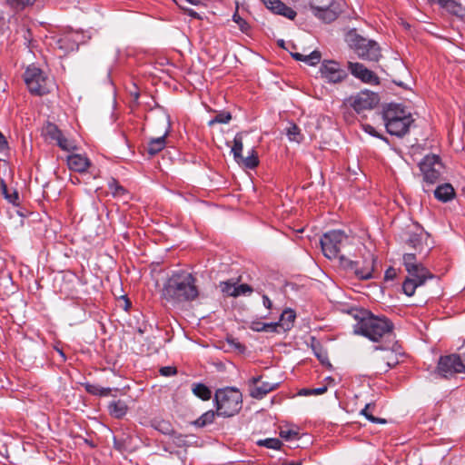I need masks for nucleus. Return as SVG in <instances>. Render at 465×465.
Here are the masks:
<instances>
[{"mask_svg": "<svg viewBox=\"0 0 465 465\" xmlns=\"http://www.w3.org/2000/svg\"><path fill=\"white\" fill-rule=\"evenodd\" d=\"M348 241V236L340 230H333L325 232L321 240V247L323 255L330 259H339L340 265L345 270L351 271L360 280H369L373 277L376 257L369 253L368 258L364 260V265L359 266V262L350 260L340 252L344 243Z\"/></svg>", "mask_w": 465, "mask_h": 465, "instance_id": "1", "label": "nucleus"}, {"mask_svg": "<svg viewBox=\"0 0 465 465\" xmlns=\"http://www.w3.org/2000/svg\"><path fill=\"white\" fill-rule=\"evenodd\" d=\"M199 296L196 278L186 271L173 273L163 283L162 298L173 304L193 302Z\"/></svg>", "mask_w": 465, "mask_h": 465, "instance_id": "2", "label": "nucleus"}, {"mask_svg": "<svg viewBox=\"0 0 465 465\" xmlns=\"http://www.w3.org/2000/svg\"><path fill=\"white\" fill-rule=\"evenodd\" d=\"M353 317L358 320L353 327L356 334L362 335L373 342L393 338V323L385 317L374 316L368 311L355 310Z\"/></svg>", "mask_w": 465, "mask_h": 465, "instance_id": "3", "label": "nucleus"}, {"mask_svg": "<svg viewBox=\"0 0 465 465\" xmlns=\"http://www.w3.org/2000/svg\"><path fill=\"white\" fill-rule=\"evenodd\" d=\"M402 259L403 265L408 272V276L402 283V290L407 296H412L416 288L423 285L433 275L421 262H418L414 253H405Z\"/></svg>", "mask_w": 465, "mask_h": 465, "instance_id": "4", "label": "nucleus"}, {"mask_svg": "<svg viewBox=\"0 0 465 465\" xmlns=\"http://www.w3.org/2000/svg\"><path fill=\"white\" fill-rule=\"evenodd\" d=\"M345 42L361 59L378 62L381 57L379 44L374 40L363 37L355 28L346 34Z\"/></svg>", "mask_w": 465, "mask_h": 465, "instance_id": "5", "label": "nucleus"}, {"mask_svg": "<svg viewBox=\"0 0 465 465\" xmlns=\"http://www.w3.org/2000/svg\"><path fill=\"white\" fill-rule=\"evenodd\" d=\"M214 401L218 416L232 417L241 411L242 395L238 389L226 387L215 391Z\"/></svg>", "mask_w": 465, "mask_h": 465, "instance_id": "6", "label": "nucleus"}, {"mask_svg": "<svg viewBox=\"0 0 465 465\" xmlns=\"http://www.w3.org/2000/svg\"><path fill=\"white\" fill-rule=\"evenodd\" d=\"M24 81L31 94L43 96L51 92L54 83L47 74L35 64L26 67Z\"/></svg>", "mask_w": 465, "mask_h": 465, "instance_id": "7", "label": "nucleus"}, {"mask_svg": "<svg viewBox=\"0 0 465 465\" xmlns=\"http://www.w3.org/2000/svg\"><path fill=\"white\" fill-rule=\"evenodd\" d=\"M436 372L444 379H450L457 374L465 373V360L462 361L460 355L456 353L440 356Z\"/></svg>", "mask_w": 465, "mask_h": 465, "instance_id": "8", "label": "nucleus"}, {"mask_svg": "<svg viewBox=\"0 0 465 465\" xmlns=\"http://www.w3.org/2000/svg\"><path fill=\"white\" fill-rule=\"evenodd\" d=\"M310 7L313 15L324 23H331L341 13L339 0H311Z\"/></svg>", "mask_w": 465, "mask_h": 465, "instance_id": "9", "label": "nucleus"}, {"mask_svg": "<svg viewBox=\"0 0 465 465\" xmlns=\"http://www.w3.org/2000/svg\"><path fill=\"white\" fill-rule=\"evenodd\" d=\"M379 102L378 94L369 90H362L346 100V103L358 114L373 109Z\"/></svg>", "mask_w": 465, "mask_h": 465, "instance_id": "10", "label": "nucleus"}, {"mask_svg": "<svg viewBox=\"0 0 465 465\" xmlns=\"http://www.w3.org/2000/svg\"><path fill=\"white\" fill-rule=\"evenodd\" d=\"M440 158L435 154L425 156L420 163L424 181L430 184L435 183L440 179Z\"/></svg>", "mask_w": 465, "mask_h": 465, "instance_id": "11", "label": "nucleus"}, {"mask_svg": "<svg viewBox=\"0 0 465 465\" xmlns=\"http://www.w3.org/2000/svg\"><path fill=\"white\" fill-rule=\"evenodd\" d=\"M320 73L322 78L332 84L341 83L348 76L347 72L341 67L338 62L333 60H324L322 63Z\"/></svg>", "mask_w": 465, "mask_h": 465, "instance_id": "12", "label": "nucleus"}, {"mask_svg": "<svg viewBox=\"0 0 465 465\" xmlns=\"http://www.w3.org/2000/svg\"><path fill=\"white\" fill-rule=\"evenodd\" d=\"M348 70L355 78L361 80L364 84L374 85L380 84L379 76L361 63L348 62Z\"/></svg>", "mask_w": 465, "mask_h": 465, "instance_id": "13", "label": "nucleus"}, {"mask_svg": "<svg viewBox=\"0 0 465 465\" xmlns=\"http://www.w3.org/2000/svg\"><path fill=\"white\" fill-rule=\"evenodd\" d=\"M412 123L413 119L411 114H402L401 118L387 123L385 127L390 134L401 137L409 132Z\"/></svg>", "mask_w": 465, "mask_h": 465, "instance_id": "14", "label": "nucleus"}, {"mask_svg": "<svg viewBox=\"0 0 465 465\" xmlns=\"http://www.w3.org/2000/svg\"><path fill=\"white\" fill-rule=\"evenodd\" d=\"M262 2L273 14L282 15L290 20H293L296 17V12L281 0H262Z\"/></svg>", "mask_w": 465, "mask_h": 465, "instance_id": "15", "label": "nucleus"}, {"mask_svg": "<svg viewBox=\"0 0 465 465\" xmlns=\"http://www.w3.org/2000/svg\"><path fill=\"white\" fill-rule=\"evenodd\" d=\"M436 3L453 15L460 18L465 16V0H436Z\"/></svg>", "mask_w": 465, "mask_h": 465, "instance_id": "16", "label": "nucleus"}, {"mask_svg": "<svg viewBox=\"0 0 465 465\" xmlns=\"http://www.w3.org/2000/svg\"><path fill=\"white\" fill-rule=\"evenodd\" d=\"M67 165L71 171L76 173H84L91 165V162L84 155L73 153L67 156Z\"/></svg>", "mask_w": 465, "mask_h": 465, "instance_id": "17", "label": "nucleus"}, {"mask_svg": "<svg viewBox=\"0 0 465 465\" xmlns=\"http://www.w3.org/2000/svg\"><path fill=\"white\" fill-rule=\"evenodd\" d=\"M374 350H381L383 351L385 353L382 356L381 360L385 361V367H378L379 371L381 372H387L390 369L395 367L399 363V359L397 353L394 351V350L390 349L389 346L386 345H380L375 346Z\"/></svg>", "mask_w": 465, "mask_h": 465, "instance_id": "18", "label": "nucleus"}, {"mask_svg": "<svg viewBox=\"0 0 465 465\" xmlns=\"http://www.w3.org/2000/svg\"><path fill=\"white\" fill-rule=\"evenodd\" d=\"M165 122H166L167 127H166L163 134L160 137L151 139L148 143L147 153L150 155L157 154L166 145V137L170 132L171 124H170V121L168 118L165 120Z\"/></svg>", "mask_w": 465, "mask_h": 465, "instance_id": "19", "label": "nucleus"}, {"mask_svg": "<svg viewBox=\"0 0 465 465\" xmlns=\"http://www.w3.org/2000/svg\"><path fill=\"white\" fill-rule=\"evenodd\" d=\"M401 104H390L384 107L382 112V119L384 124L391 123L394 120L401 118L402 114H409Z\"/></svg>", "mask_w": 465, "mask_h": 465, "instance_id": "20", "label": "nucleus"}, {"mask_svg": "<svg viewBox=\"0 0 465 465\" xmlns=\"http://www.w3.org/2000/svg\"><path fill=\"white\" fill-rule=\"evenodd\" d=\"M296 313L293 310L287 308L281 313L278 323L282 331H290L294 324Z\"/></svg>", "mask_w": 465, "mask_h": 465, "instance_id": "21", "label": "nucleus"}, {"mask_svg": "<svg viewBox=\"0 0 465 465\" xmlns=\"http://www.w3.org/2000/svg\"><path fill=\"white\" fill-rule=\"evenodd\" d=\"M434 196L439 201L446 203L454 198L455 191L450 183H444L435 189Z\"/></svg>", "mask_w": 465, "mask_h": 465, "instance_id": "22", "label": "nucleus"}, {"mask_svg": "<svg viewBox=\"0 0 465 465\" xmlns=\"http://www.w3.org/2000/svg\"><path fill=\"white\" fill-rule=\"evenodd\" d=\"M278 385V383L262 382L261 385L252 388L250 395L254 399L261 400L271 391L276 390Z\"/></svg>", "mask_w": 465, "mask_h": 465, "instance_id": "23", "label": "nucleus"}, {"mask_svg": "<svg viewBox=\"0 0 465 465\" xmlns=\"http://www.w3.org/2000/svg\"><path fill=\"white\" fill-rule=\"evenodd\" d=\"M128 406L124 401H114L108 405L109 414L115 419H122L127 413Z\"/></svg>", "mask_w": 465, "mask_h": 465, "instance_id": "24", "label": "nucleus"}, {"mask_svg": "<svg viewBox=\"0 0 465 465\" xmlns=\"http://www.w3.org/2000/svg\"><path fill=\"white\" fill-rule=\"evenodd\" d=\"M132 436L124 432L114 437V446L119 451H126L132 450Z\"/></svg>", "mask_w": 465, "mask_h": 465, "instance_id": "25", "label": "nucleus"}, {"mask_svg": "<svg viewBox=\"0 0 465 465\" xmlns=\"http://www.w3.org/2000/svg\"><path fill=\"white\" fill-rule=\"evenodd\" d=\"M58 47L66 52H73L78 49V42L74 39L73 35L62 36L57 41Z\"/></svg>", "mask_w": 465, "mask_h": 465, "instance_id": "26", "label": "nucleus"}, {"mask_svg": "<svg viewBox=\"0 0 465 465\" xmlns=\"http://www.w3.org/2000/svg\"><path fill=\"white\" fill-rule=\"evenodd\" d=\"M151 426L164 435H173L174 433L172 424L165 420L154 418L151 420Z\"/></svg>", "mask_w": 465, "mask_h": 465, "instance_id": "27", "label": "nucleus"}, {"mask_svg": "<svg viewBox=\"0 0 465 465\" xmlns=\"http://www.w3.org/2000/svg\"><path fill=\"white\" fill-rule=\"evenodd\" d=\"M235 161L238 164L247 169H254L259 164L258 155L254 149L252 150L251 154L249 156L243 157L242 154L241 159H237Z\"/></svg>", "mask_w": 465, "mask_h": 465, "instance_id": "28", "label": "nucleus"}, {"mask_svg": "<svg viewBox=\"0 0 465 465\" xmlns=\"http://www.w3.org/2000/svg\"><path fill=\"white\" fill-rule=\"evenodd\" d=\"M375 409L374 403H367L365 407L361 411V414L363 415L368 420L372 423H386V420L381 418H377L372 415V411Z\"/></svg>", "mask_w": 465, "mask_h": 465, "instance_id": "29", "label": "nucleus"}, {"mask_svg": "<svg viewBox=\"0 0 465 465\" xmlns=\"http://www.w3.org/2000/svg\"><path fill=\"white\" fill-rule=\"evenodd\" d=\"M193 392L195 396L202 399L203 401H208L212 397L211 390L203 383L193 384Z\"/></svg>", "mask_w": 465, "mask_h": 465, "instance_id": "30", "label": "nucleus"}, {"mask_svg": "<svg viewBox=\"0 0 465 465\" xmlns=\"http://www.w3.org/2000/svg\"><path fill=\"white\" fill-rule=\"evenodd\" d=\"M215 415H217V411H208L204 412L202 416H200L196 420L193 421V424L196 427L203 428L208 424L213 422Z\"/></svg>", "mask_w": 465, "mask_h": 465, "instance_id": "31", "label": "nucleus"}, {"mask_svg": "<svg viewBox=\"0 0 465 465\" xmlns=\"http://www.w3.org/2000/svg\"><path fill=\"white\" fill-rule=\"evenodd\" d=\"M242 133H237L233 138V144L232 146V153L234 160L241 159L242 152L243 149Z\"/></svg>", "mask_w": 465, "mask_h": 465, "instance_id": "32", "label": "nucleus"}, {"mask_svg": "<svg viewBox=\"0 0 465 465\" xmlns=\"http://www.w3.org/2000/svg\"><path fill=\"white\" fill-rule=\"evenodd\" d=\"M286 135L289 140L292 142L301 143L303 140V135L301 133L300 127L293 123L286 128Z\"/></svg>", "mask_w": 465, "mask_h": 465, "instance_id": "33", "label": "nucleus"}, {"mask_svg": "<svg viewBox=\"0 0 465 465\" xmlns=\"http://www.w3.org/2000/svg\"><path fill=\"white\" fill-rule=\"evenodd\" d=\"M85 391L95 396H108L111 392L110 388H103L96 384L86 383L84 384Z\"/></svg>", "mask_w": 465, "mask_h": 465, "instance_id": "34", "label": "nucleus"}, {"mask_svg": "<svg viewBox=\"0 0 465 465\" xmlns=\"http://www.w3.org/2000/svg\"><path fill=\"white\" fill-rule=\"evenodd\" d=\"M56 144L64 151L70 152L76 150V145L74 141L66 138L64 134H62L59 138L55 140Z\"/></svg>", "mask_w": 465, "mask_h": 465, "instance_id": "35", "label": "nucleus"}, {"mask_svg": "<svg viewBox=\"0 0 465 465\" xmlns=\"http://www.w3.org/2000/svg\"><path fill=\"white\" fill-rule=\"evenodd\" d=\"M7 4L16 12L22 11L27 6L33 5L36 0H6Z\"/></svg>", "mask_w": 465, "mask_h": 465, "instance_id": "36", "label": "nucleus"}, {"mask_svg": "<svg viewBox=\"0 0 465 465\" xmlns=\"http://www.w3.org/2000/svg\"><path fill=\"white\" fill-rule=\"evenodd\" d=\"M220 288L223 293L227 296L237 297L235 282L232 281L221 282Z\"/></svg>", "mask_w": 465, "mask_h": 465, "instance_id": "37", "label": "nucleus"}, {"mask_svg": "<svg viewBox=\"0 0 465 465\" xmlns=\"http://www.w3.org/2000/svg\"><path fill=\"white\" fill-rule=\"evenodd\" d=\"M232 120V114L229 112H220L212 120L209 121L208 125L213 126L215 124H228Z\"/></svg>", "mask_w": 465, "mask_h": 465, "instance_id": "38", "label": "nucleus"}, {"mask_svg": "<svg viewBox=\"0 0 465 465\" xmlns=\"http://www.w3.org/2000/svg\"><path fill=\"white\" fill-rule=\"evenodd\" d=\"M259 446H264L268 449L279 450L282 446V441L276 438H268L257 441Z\"/></svg>", "mask_w": 465, "mask_h": 465, "instance_id": "39", "label": "nucleus"}, {"mask_svg": "<svg viewBox=\"0 0 465 465\" xmlns=\"http://www.w3.org/2000/svg\"><path fill=\"white\" fill-rule=\"evenodd\" d=\"M1 190L5 198L13 204H17L16 201L19 199L18 193L14 191L12 193H8V188L4 180H1Z\"/></svg>", "mask_w": 465, "mask_h": 465, "instance_id": "40", "label": "nucleus"}, {"mask_svg": "<svg viewBox=\"0 0 465 465\" xmlns=\"http://www.w3.org/2000/svg\"><path fill=\"white\" fill-rule=\"evenodd\" d=\"M45 134L53 141H55L63 132L54 124L48 123L45 128Z\"/></svg>", "mask_w": 465, "mask_h": 465, "instance_id": "41", "label": "nucleus"}, {"mask_svg": "<svg viewBox=\"0 0 465 465\" xmlns=\"http://www.w3.org/2000/svg\"><path fill=\"white\" fill-rule=\"evenodd\" d=\"M232 20L238 25L240 30L242 33H247L248 30L250 29V25H248V23L238 15L237 11L233 14Z\"/></svg>", "mask_w": 465, "mask_h": 465, "instance_id": "42", "label": "nucleus"}, {"mask_svg": "<svg viewBox=\"0 0 465 465\" xmlns=\"http://www.w3.org/2000/svg\"><path fill=\"white\" fill-rule=\"evenodd\" d=\"M109 188L114 196H120L125 193L124 188L114 179L109 183Z\"/></svg>", "mask_w": 465, "mask_h": 465, "instance_id": "43", "label": "nucleus"}, {"mask_svg": "<svg viewBox=\"0 0 465 465\" xmlns=\"http://www.w3.org/2000/svg\"><path fill=\"white\" fill-rule=\"evenodd\" d=\"M321 53L319 51H313L309 55H305V62L310 65H315L321 61Z\"/></svg>", "mask_w": 465, "mask_h": 465, "instance_id": "44", "label": "nucleus"}, {"mask_svg": "<svg viewBox=\"0 0 465 465\" xmlns=\"http://www.w3.org/2000/svg\"><path fill=\"white\" fill-rule=\"evenodd\" d=\"M298 435H299V433L292 430H282L280 431L281 438H282L286 440L298 439Z\"/></svg>", "mask_w": 465, "mask_h": 465, "instance_id": "45", "label": "nucleus"}, {"mask_svg": "<svg viewBox=\"0 0 465 465\" xmlns=\"http://www.w3.org/2000/svg\"><path fill=\"white\" fill-rule=\"evenodd\" d=\"M236 292H237V297L240 295L246 294V293H252V288L247 283H242V284L236 286Z\"/></svg>", "mask_w": 465, "mask_h": 465, "instance_id": "46", "label": "nucleus"}, {"mask_svg": "<svg viewBox=\"0 0 465 465\" xmlns=\"http://www.w3.org/2000/svg\"><path fill=\"white\" fill-rule=\"evenodd\" d=\"M282 330L280 328V325L278 322H265V330L266 332H280Z\"/></svg>", "mask_w": 465, "mask_h": 465, "instance_id": "47", "label": "nucleus"}, {"mask_svg": "<svg viewBox=\"0 0 465 465\" xmlns=\"http://www.w3.org/2000/svg\"><path fill=\"white\" fill-rule=\"evenodd\" d=\"M250 328L254 331H264L265 330V322L261 321H253L251 322Z\"/></svg>", "mask_w": 465, "mask_h": 465, "instance_id": "48", "label": "nucleus"}, {"mask_svg": "<svg viewBox=\"0 0 465 465\" xmlns=\"http://www.w3.org/2000/svg\"><path fill=\"white\" fill-rule=\"evenodd\" d=\"M160 373L163 375V376H172V375H174L176 373V369L174 367H171V366H165V367H162L160 369Z\"/></svg>", "mask_w": 465, "mask_h": 465, "instance_id": "49", "label": "nucleus"}, {"mask_svg": "<svg viewBox=\"0 0 465 465\" xmlns=\"http://www.w3.org/2000/svg\"><path fill=\"white\" fill-rule=\"evenodd\" d=\"M397 272L393 267H389L384 274V280L385 281H392L396 278Z\"/></svg>", "mask_w": 465, "mask_h": 465, "instance_id": "50", "label": "nucleus"}, {"mask_svg": "<svg viewBox=\"0 0 465 465\" xmlns=\"http://www.w3.org/2000/svg\"><path fill=\"white\" fill-rule=\"evenodd\" d=\"M262 304L268 310L272 309V302L266 294H262Z\"/></svg>", "mask_w": 465, "mask_h": 465, "instance_id": "51", "label": "nucleus"}, {"mask_svg": "<svg viewBox=\"0 0 465 465\" xmlns=\"http://www.w3.org/2000/svg\"><path fill=\"white\" fill-rule=\"evenodd\" d=\"M364 130L372 136L381 137L380 134L375 130V128L370 124L365 125Z\"/></svg>", "mask_w": 465, "mask_h": 465, "instance_id": "52", "label": "nucleus"}, {"mask_svg": "<svg viewBox=\"0 0 465 465\" xmlns=\"http://www.w3.org/2000/svg\"><path fill=\"white\" fill-rule=\"evenodd\" d=\"M327 391V386L312 389V395H322Z\"/></svg>", "mask_w": 465, "mask_h": 465, "instance_id": "53", "label": "nucleus"}, {"mask_svg": "<svg viewBox=\"0 0 465 465\" xmlns=\"http://www.w3.org/2000/svg\"><path fill=\"white\" fill-rule=\"evenodd\" d=\"M182 8L186 12V14L191 16V17H194V18H200L199 15L193 9L191 8H186V7H183L182 6Z\"/></svg>", "mask_w": 465, "mask_h": 465, "instance_id": "54", "label": "nucleus"}, {"mask_svg": "<svg viewBox=\"0 0 465 465\" xmlns=\"http://www.w3.org/2000/svg\"><path fill=\"white\" fill-rule=\"evenodd\" d=\"M174 443L177 446L181 447L185 444V440H184L183 437L181 434H179V435L175 436Z\"/></svg>", "mask_w": 465, "mask_h": 465, "instance_id": "55", "label": "nucleus"}, {"mask_svg": "<svg viewBox=\"0 0 465 465\" xmlns=\"http://www.w3.org/2000/svg\"><path fill=\"white\" fill-rule=\"evenodd\" d=\"M292 56L297 60V61H303L305 62V55L300 54V53H292Z\"/></svg>", "mask_w": 465, "mask_h": 465, "instance_id": "56", "label": "nucleus"}, {"mask_svg": "<svg viewBox=\"0 0 465 465\" xmlns=\"http://www.w3.org/2000/svg\"><path fill=\"white\" fill-rule=\"evenodd\" d=\"M6 146L5 136L0 133V151H3Z\"/></svg>", "mask_w": 465, "mask_h": 465, "instance_id": "57", "label": "nucleus"}, {"mask_svg": "<svg viewBox=\"0 0 465 465\" xmlns=\"http://www.w3.org/2000/svg\"><path fill=\"white\" fill-rule=\"evenodd\" d=\"M299 394L303 396L312 395V389H302L300 391Z\"/></svg>", "mask_w": 465, "mask_h": 465, "instance_id": "58", "label": "nucleus"}, {"mask_svg": "<svg viewBox=\"0 0 465 465\" xmlns=\"http://www.w3.org/2000/svg\"><path fill=\"white\" fill-rule=\"evenodd\" d=\"M262 379V376H257V377H252L251 380H250V382L254 385V386H257L258 383L260 382Z\"/></svg>", "mask_w": 465, "mask_h": 465, "instance_id": "59", "label": "nucleus"}, {"mask_svg": "<svg viewBox=\"0 0 465 465\" xmlns=\"http://www.w3.org/2000/svg\"><path fill=\"white\" fill-rule=\"evenodd\" d=\"M282 465H302V460L284 462Z\"/></svg>", "mask_w": 465, "mask_h": 465, "instance_id": "60", "label": "nucleus"}, {"mask_svg": "<svg viewBox=\"0 0 465 465\" xmlns=\"http://www.w3.org/2000/svg\"><path fill=\"white\" fill-rule=\"evenodd\" d=\"M234 346L240 351H242L244 349V346H242L240 342H235Z\"/></svg>", "mask_w": 465, "mask_h": 465, "instance_id": "61", "label": "nucleus"}, {"mask_svg": "<svg viewBox=\"0 0 465 465\" xmlns=\"http://www.w3.org/2000/svg\"><path fill=\"white\" fill-rule=\"evenodd\" d=\"M313 350H314V353H315L316 357H317L319 360L322 361V355H321V352H317V351H316L315 347H313Z\"/></svg>", "mask_w": 465, "mask_h": 465, "instance_id": "62", "label": "nucleus"}, {"mask_svg": "<svg viewBox=\"0 0 465 465\" xmlns=\"http://www.w3.org/2000/svg\"><path fill=\"white\" fill-rule=\"evenodd\" d=\"M283 45H284L283 40L279 41V45H280V46L283 47Z\"/></svg>", "mask_w": 465, "mask_h": 465, "instance_id": "63", "label": "nucleus"}, {"mask_svg": "<svg viewBox=\"0 0 465 465\" xmlns=\"http://www.w3.org/2000/svg\"><path fill=\"white\" fill-rule=\"evenodd\" d=\"M59 354L64 358V360H65V356L62 351H59Z\"/></svg>", "mask_w": 465, "mask_h": 465, "instance_id": "64", "label": "nucleus"}]
</instances>
